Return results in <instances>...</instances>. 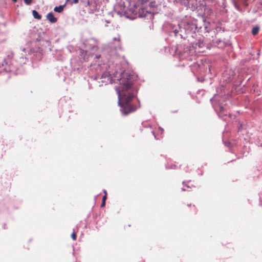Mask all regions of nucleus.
Wrapping results in <instances>:
<instances>
[{
	"mask_svg": "<svg viewBox=\"0 0 262 262\" xmlns=\"http://www.w3.org/2000/svg\"><path fill=\"white\" fill-rule=\"evenodd\" d=\"M112 64H108L107 71L103 73L101 76H96L94 79H100L98 83L101 82L99 86H102L103 83L106 85L108 83H116V81H119V85L115 86L118 97V104L120 107V111L123 115L126 116L136 111L140 107V101L136 100V103L134 102L135 95L131 90L133 82L131 80V75L124 70Z\"/></svg>",
	"mask_w": 262,
	"mask_h": 262,
	"instance_id": "f257e3e1",
	"label": "nucleus"
},
{
	"mask_svg": "<svg viewBox=\"0 0 262 262\" xmlns=\"http://www.w3.org/2000/svg\"><path fill=\"white\" fill-rule=\"evenodd\" d=\"M149 1H126L127 8L125 17L134 19L137 17H145L149 11L144 6L148 4ZM155 1H150L148 4L149 7L155 6Z\"/></svg>",
	"mask_w": 262,
	"mask_h": 262,
	"instance_id": "f03ea898",
	"label": "nucleus"
},
{
	"mask_svg": "<svg viewBox=\"0 0 262 262\" xmlns=\"http://www.w3.org/2000/svg\"><path fill=\"white\" fill-rule=\"evenodd\" d=\"M97 40L94 38H90L85 40L83 42L84 48L80 49V56L83 58L84 61H87L91 57L95 55V58L98 59L100 57V55L95 54L98 50L97 45Z\"/></svg>",
	"mask_w": 262,
	"mask_h": 262,
	"instance_id": "7ed1b4c3",
	"label": "nucleus"
},
{
	"mask_svg": "<svg viewBox=\"0 0 262 262\" xmlns=\"http://www.w3.org/2000/svg\"><path fill=\"white\" fill-rule=\"evenodd\" d=\"M199 28L196 24V20L190 21L183 22L181 24H178L177 26H171V31L173 32L176 37H179L180 38H185L183 33L190 34L194 33L196 30Z\"/></svg>",
	"mask_w": 262,
	"mask_h": 262,
	"instance_id": "20e7f679",
	"label": "nucleus"
},
{
	"mask_svg": "<svg viewBox=\"0 0 262 262\" xmlns=\"http://www.w3.org/2000/svg\"><path fill=\"white\" fill-rule=\"evenodd\" d=\"M79 8L80 12L86 14L102 11L103 6L101 1H80Z\"/></svg>",
	"mask_w": 262,
	"mask_h": 262,
	"instance_id": "39448f33",
	"label": "nucleus"
},
{
	"mask_svg": "<svg viewBox=\"0 0 262 262\" xmlns=\"http://www.w3.org/2000/svg\"><path fill=\"white\" fill-rule=\"evenodd\" d=\"M176 52L178 54L180 60H186L192 61L196 59V55L193 47L186 46L182 48L180 46L177 48Z\"/></svg>",
	"mask_w": 262,
	"mask_h": 262,
	"instance_id": "423d86ee",
	"label": "nucleus"
},
{
	"mask_svg": "<svg viewBox=\"0 0 262 262\" xmlns=\"http://www.w3.org/2000/svg\"><path fill=\"white\" fill-rule=\"evenodd\" d=\"M212 103L214 111L217 113L219 117L222 118L224 120H226L227 117H231V114L228 112L226 107L216 102L215 101H212Z\"/></svg>",
	"mask_w": 262,
	"mask_h": 262,
	"instance_id": "0eeeda50",
	"label": "nucleus"
},
{
	"mask_svg": "<svg viewBox=\"0 0 262 262\" xmlns=\"http://www.w3.org/2000/svg\"><path fill=\"white\" fill-rule=\"evenodd\" d=\"M236 75L234 71L231 69H226L222 74L221 81L223 83H229L236 80Z\"/></svg>",
	"mask_w": 262,
	"mask_h": 262,
	"instance_id": "6e6552de",
	"label": "nucleus"
},
{
	"mask_svg": "<svg viewBox=\"0 0 262 262\" xmlns=\"http://www.w3.org/2000/svg\"><path fill=\"white\" fill-rule=\"evenodd\" d=\"M178 2L179 1H176ZM181 5H184L186 9H190L192 11H198L202 10L204 6L203 4H200L201 1H179Z\"/></svg>",
	"mask_w": 262,
	"mask_h": 262,
	"instance_id": "1a4fd4ad",
	"label": "nucleus"
},
{
	"mask_svg": "<svg viewBox=\"0 0 262 262\" xmlns=\"http://www.w3.org/2000/svg\"><path fill=\"white\" fill-rule=\"evenodd\" d=\"M203 60H201V63H194L191 66V70L193 73H194V69L198 68L197 70V72L199 73H205L206 72L207 70H208V72L210 73L211 72V65L209 62L205 61L204 63L202 62Z\"/></svg>",
	"mask_w": 262,
	"mask_h": 262,
	"instance_id": "9d476101",
	"label": "nucleus"
},
{
	"mask_svg": "<svg viewBox=\"0 0 262 262\" xmlns=\"http://www.w3.org/2000/svg\"><path fill=\"white\" fill-rule=\"evenodd\" d=\"M126 6L124 1L117 2L114 6V12L120 16H125L127 14Z\"/></svg>",
	"mask_w": 262,
	"mask_h": 262,
	"instance_id": "9b49d317",
	"label": "nucleus"
},
{
	"mask_svg": "<svg viewBox=\"0 0 262 262\" xmlns=\"http://www.w3.org/2000/svg\"><path fill=\"white\" fill-rule=\"evenodd\" d=\"M78 2L79 1H66V2L63 5L55 7L54 8V11L56 12L61 13L63 11V9L66 6L67 3H70V5H72L73 4L78 3Z\"/></svg>",
	"mask_w": 262,
	"mask_h": 262,
	"instance_id": "f8f14e48",
	"label": "nucleus"
},
{
	"mask_svg": "<svg viewBox=\"0 0 262 262\" xmlns=\"http://www.w3.org/2000/svg\"><path fill=\"white\" fill-rule=\"evenodd\" d=\"M46 18L51 23H55L57 21V18L54 16L52 12L48 13Z\"/></svg>",
	"mask_w": 262,
	"mask_h": 262,
	"instance_id": "ddd939ff",
	"label": "nucleus"
},
{
	"mask_svg": "<svg viewBox=\"0 0 262 262\" xmlns=\"http://www.w3.org/2000/svg\"><path fill=\"white\" fill-rule=\"evenodd\" d=\"M250 92L256 93V95H259L260 91L258 89V85L256 84H253L252 87L250 88Z\"/></svg>",
	"mask_w": 262,
	"mask_h": 262,
	"instance_id": "4468645a",
	"label": "nucleus"
},
{
	"mask_svg": "<svg viewBox=\"0 0 262 262\" xmlns=\"http://www.w3.org/2000/svg\"><path fill=\"white\" fill-rule=\"evenodd\" d=\"M188 182H189V181H188V182L183 181L182 182V184L184 186V187L182 188V191H188L189 189H190L191 188V186H189V185H188L187 184Z\"/></svg>",
	"mask_w": 262,
	"mask_h": 262,
	"instance_id": "2eb2a0df",
	"label": "nucleus"
},
{
	"mask_svg": "<svg viewBox=\"0 0 262 262\" xmlns=\"http://www.w3.org/2000/svg\"><path fill=\"white\" fill-rule=\"evenodd\" d=\"M213 42L215 45H216L217 46H220V47H222L224 46V45H225L224 42L219 39H214Z\"/></svg>",
	"mask_w": 262,
	"mask_h": 262,
	"instance_id": "dca6fc26",
	"label": "nucleus"
},
{
	"mask_svg": "<svg viewBox=\"0 0 262 262\" xmlns=\"http://www.w3.org/2000/svg\"><path fill=\"white\" fill-rule=\"evenodd\" d=\"M204 46V43L202 40H198L195 43V47H198L199 48H202Z\"/></svg>",
	"mask_w": 262,
	"mask_h": 262,
	"instance_id": "f3484780",
	"label": "nucleus"
},
{
	"mask_svg": "<svg viewBox=\"0 0 262 262\" xmlns=\"http://www.w3.org/2000/svg\"><path fill=\"white\" fill-rule=\"evenodd\" d=\"M32 15L34 18L40 19L41 18V16L36 10H33Z\"/></svg>",
	"mask_w": 262,
	"mask_h": 262,
	"instance_id": "a211bd4d",
	"label": "nucleus"
},
{
	"mask_svg": "<svg viewBox=\"0 0 262 262\" xmlns=\"http://www.w3.org/2000/svg\"><path fill=\"white\" fill-rule=\"evenodd\" d=\"M17 61L19 62V63L21 64H24L26 62V58L25 56L23 55L19 57V59H17Z\"/></svg>",
	"mask_w": 262,
	"mask_h": 262,
	"instance_id": "6ab92c4d",
	"label": "nucleus"
},
{
	"mask_svg": "<svg viewBox=\"0 0 262 262\" xmlns=\"http://www.w3.org/2000/svg\"><path fill=\"white\" fill-rule=\"evenodd\" d=\"M259 31V27L258 26H256L253 28L252 30V33L253 35H256Z\"/></svg>",
	"mask_w": 262,
	"mask_h": 262,
	"instance_id": "aec40b11",
	"label": "nucleus"
},
{
	"mask_svg": "<svg viewBox=\"0 0 262 262\" xmlns=\"http://www.w3.org/2000/svg\"><path fill=\"white\" fill-rule=\"evenodd\" d=\"M238 1H232L233 2V4L234 6V7H235V8L238 10V11H242V8L238 6Z\"/></svg>",
	"mask_w": 262,
	"mask_h": 262,
	"instance_id": "412c9836",
	"label": "nucleus"
},
{
	"mask_svg": "<svg viewBox=\"0 0 262 262\" xmlns=\"http://www.w3.org/2000/svg\"><path fill=\"white\" fill-rule=\"evenodd\" d=\"M222 31L223 32L224 31V28H223L221 26H217L215 28V31L216 32H219L220 31Z\"/></svg>",
	"mask_w": 262,
	"mask_h": 262,
	"instance_id": "4be33fe9",
	"label": "nucleus"
},
{
	"mask_svg": "<svg viewBox=\"0 0 262 262\" xmlns=\"http://www.w3.org/2000/svg\"><path fill=\"white\" fill-rule=\"evenodd\" d=\"M71 237L74 241H75L76 239V235L74 231L72 233Z\"/></svg>",
	"mask_w": 262,
	"mask_h": 262,
	"instance_id": "5701e85b",
	"label": "nucleus"
},
{
	"mask_svg": "<svg viewBox=\"0 0 262 262\" xmlns=\"http://www.w3.org/2000/svg\"><path fill=\"white\" fill-rule=\"evenodd\" d=\"M243 129H246L245 125H243L242 124H240V125L238 126V131L241 130Z\"/></svg>",
	"mask_w": 262,
	"mask_h": 262,
	"instance_id": "b1692460",
	"label": "nucleus"
},
{
	"mask_svg": "<svg viewBox=\"0 0 262 262\" xmlns=\"http://www.w3.org/2000/svg\"><path fill=\"white\" fill-rule=\"evenodd\" d=\"M239 80L236 82L237 83H236L235 85H237L239 83L241 84L242 83V77H239V76H237Z\"/></svg>",
	"mask_w": 262,
	"mask_h": 262,
	"instance_id": "393cba45",
	"label": "nucleus"
},
{
	"mask_svg": "<svg viewBox=\"0 0 262 262\" xmlns=\"http://www.w3.org/2000/svg\"><path fill=\"white\" fill-rule=\"evenodd\" d=\"M113 40L114 41H117L118 42H119L120 41V37H119V36H118V37H114L113 38Z\"/></svg>",
	"mask_w": 262,
	"mask_h": 262,
	"instance_id": "a878e982",
	"label": "nucleus"
},
{
	"mask_svg": "<svg viewBox=\"0 0 262 262\" xmlns=\"http://www.w3.org/2000/svg\"><path fill=\"white\" fill-rule=\"evenodd\" d=\"M27 5H30L32 4V1H24Z\"/></svg>",
	"mask_w": 262,
	"mask_h": 262,
	"instance_id": "bb28decb",
	"label": "nucleus"
},
{
	"mask_svg": "<svg viewBox=\"0 0 262 262\" xmlns=\"http://www.w3.org/2000/svg\"><path fill=\"white\" fill-rule=\"evenodd\" d=\"M106 199V195H104L103 198H102V201L103 202H105V200Z\"/></svg>",
	"mask_w": 262,
	"mask_h": 262,
	"instance_id": "cd10ccee",
	"label": "nucleus"
},
{
	"mask_svg": "<svg viewBox=\"0 0 262 262\" xmlns=\"http://www.w3.org/2000/svg\"><path fill=\"white\" fill-rule=\"evenodd\" d=\"M105 202L102 201V203L101 204V207L104 206L105 205Z\"/></svg>",
	"mask_w": 262,
	"mask_h": 262,
	"instance_id": "c85d7f7f",
	"label": "nucleus"
},
{
	"mask_svg": "<svg viewBox=\"0 0 262 262\" xmlns=\"http://www.w3.org/2000/svg\"><path fill=\"white\" fill-rule=\"evenodd\" d=\"M103 192H104V193H105V195H106V190H103Z\"/></svg>",
	"mask_w": 262,
	"mask_h": 262,
	"instance_id": "c756f323",
	"label": "nucleus"
},
{
	"mask_svg": "<svg viewBox=\"0 0 262 262\" xmlns=\"http://www.w3.org/2000/svg\"><path fill=\"white\" fill-rule=\"evenodd\" d=\"M26 49L24 48V49H23V50H22V51H23V52H26Z\"/></svg>",
	"mask_w": 262,
	"mask_h": 262,
	"instance_id": "7c9ffc66",
	"label": "nucleus"
},
{
	"mask_svg": "<svg viewBox=\"0 0 262 262\" xmlns=\"http://www.w3.org/2000/svg\"><path fill=\"white\" fill-rule=\"evenodd\" d=\"M152 134H153V135H154V136H155V133H154V132H152ZM155 137L156 138V136H155Z\"/></svg>",
	"mask_w": 262,
	"mask_h": 262,
	"instance_id": "2f4dec72",
	"label": "nucleus"
},
{
	"mask_svg": "<svg viewBox=\"0 0 262 262\" xmlns=\"http://www.w3.org/2000/svg\"><path fill=\"white\" fill-rule=\"evenodd\" d=\"M206 29H207V27H206V26H205V29L206 30Z\"/></svg>",
	"mask_w": 262,
	"mask_h": 262,
	"instance_id": "473e14b6",
	"label": "nucleus"
}]
</instances>
